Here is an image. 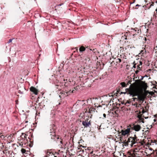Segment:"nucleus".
I'll list each match as a JSON object with an SVG mask.
<instances>
[{
  "instance_id": "1",
  "label": "nucleus",
  "mask_w": 157,
  "mask_h": 157,
  "mask_svg": "<svg viewBox=\"0 0 157 157\" xmlns=\"http://www.w3.org/2000/svg\"><path fill=\"white\" fill-rule=\"evenodd\" d=\"M126 91L127 93H128L127 94H129L130 96H132V97H134L137 95V93L133 89H126Z\"/></svg>"
},
{
  "instance_id": "2",
  "label": "nucleus",
  "mask_w": 157,
  "mask_h": 157,
  "mask_svg": "<svg viewBox=\"0 0 157 157\" xmlns=\"http://www.w3.org/2000/svg\"><path fill=\"white\" fill-rule=\"evenodd\" d=\"M46 155L44 157H49L51 156V157H57L55 154L52 152L51 150H48L46 151H45Z\"/></svg>"
},
{
  "instance_id": "3",
  "label": "nucleus",
  "mask_w": 157,
  "mask_h": 157,
  "mask_svg": "<svg viewBox=\"0 0 157 157\" xmlns=\"http://www.w3.org/2000/svg\"><path fill=\"white\" fill-rule=\"evenodd\" d=\"M141 126L138 124H134L132 127V129L136 132L139 131L141 130Z\"/></svg>"
},
{
  "instance_id": "4",
  "label": "nucleus",
  "mask_w": 157,
  "mask_h": 157,
  "mask_svg": "<svg viewBox=\"0 0 157 157\" xmlns=\"http://www.w3.org/2000/svg\"><path fill=\"white\" fill-rule=\"evenodd\" d=\"M27 136L28 135L26 134L23 133H22L21 135L20 136V138H23L24 139L23 140H22V142H23V143H24V144H25L28 141L27 139Z\"/></svg>"
},
{
  "instance_id": "5",
  "label": "nucleus",
  "mask_w": 157,
  "mask_h": 157,
  "mask_svg": "<svg viewBox=\"0 0 157 157\" xmlns=\"http://www.w3.org/2000/svg\"><path fill=\"white\" fill-rule=\"evenodd\" d=\"M131 128H127V129H126L125 130H122L120 133H121V135L122 136H126V135L129 134V133L130 132Z\"/></svg>"
},
{
  "instance_id": "6",
  "label": "nucleus",
  "mask_w": 157,
  "mask_h": 157,
  "mask_svg": "<svg viewBox=\"0 0 157 157\" xmlns=\"http://www.w3.org/2000/svg\"><path fill=\"white\" fill-rule=\"evenodd\" d=\"M70 93L71 92L69 91L65 92L64 91H62L60 92V94L59 95V97L61 98H64L65 97L68 96Z\"/></svg>"
},
{
  "instance_id": "7",
  "label": "nucleus",
  "mask_w": 157,
  "mask_h": 157,
  "mask_svg": "<svg viewBox=\"0 0 157 157\" xmlns=\"http://www.w3.org/2000/svg\"><path fill=\"white\" fill-rule=\"evenodd\" d=\"M30 90L35 94L36 95L38 94V90L35 87L33 86H31L30 88Z\"/></svg>"
},
{
  "instance_id": "8",
  "label": "nucleus",
  "mask_w": 157,
  "mask_h": 157,
  "mask_svg": "<svg viewBox=\"0 0 157 157\" xmlns=\"http://www.w3.org/2000/svg\"><path fill=\"white\" fill-rule=\"evenodd\" d=\"M139 30L137 28H135V29H132L131 32L133 33V36L137 35L139 33Z\"/></svg>"
},
{
  "instance_id": "9",
  "label": "nucleus",
  "mask_w": 157,
  "mask_h": 157,
  "mask_svg": "<svg viewBox=\"0 0 157 157\" xmlns=\"http://www.w3.org/2000/svg\"><path fill=\"white\" fill-rule=\"evenodd\" d=\"M52 136L51 138L52 139L54 140H55L58 141V140L59 139V136H56L54 132L52 133V134H51Z\"/></svg>"
},
{
  "instance_id": "10",
  "label": "nucleus",
  "mask_w": 157,
  "mask_h": 157,
  "mask_svg": "<svg viewBox=\"0 0 157 157\" xmlns=\"http://www.w3.org/2000/svg\"><path fill=\"white\" fill-rule=\"evenodd\" d=\"M86 147H85L83 146L82 145L80 146L79 148L78 149V152H79V154H82L83 153L84 151L83 149H82V148Z\"/></svg>"
},
{
  "instance_id": "11",
  "label": "nucleus",
  "mask_w": 157,
  "mask_h": 157,
  "mask_svg": "<svg viewBox=\"0 0 157 157\" xmlns=\"http://www.w3.org/2000/svg\"><path fill=\"white\" fill-rule=\"evenodd\" d=\"M136 96H137V98L139 100L142 101L144 100V97L143 95L137 93V95Z\"/></svg>"
},
{
  "instance_id": "12",
  "label": "nucleus",
  "mask_w": 157,
  "mask_h": 157,
  "mask_svg": "<svg viewBox=\"0 0 157 157\" xmlns=\"http://www.w3.org/2000/svg\"><path fill=\"white\" fill-rule=\"evenodd\" d=\"M83 125L86 127H87L89 126V125L91 124L90 122H86V121H83L82 122Z\"/></svg>"
},
{
  "instance_id": "13",
  "label": "nucleus",
  "mask_w": 157,
  "mask_h": 157,
  "mask_svg": "<svg viewBox=\"0 0 157 157\" xmlns=\"http://www.w3.org/2000/svg\"><path fill=\"white\" fill-rule=\"evenodd\" d=\"M141 86L144 90L147 89V84L145 82L142 81L141 82Z\"/></svg>"
},
{
  "instance_id": "14",
  "label": "nucleus",
  "mask_w": 157,
  "mask_h": 157,
  "mask_svg": "<svg viewBox=\"0 0 157 157\" xmlns=\"http://www.w3.org/2000/svg\"><path fill=\"white\" fill-rule=\"evenodd\" d=\"M18 139L19 140V144L20 146H22L23 144H24V143H23V142H22V140H23L24 139L23 138H20V137L18 138Z\"/></svg>"
},
{
  "instance_id": "15",
  "label": "nucleus",
  "mask_w": 157,
  "mask_h": 157,
  "mask_svg": "<svg viewBox=\"0 0 157 157\" xmlns=\"http://www.w3.org/2000/svg\"><path fill=\"white\" fill-rule=\"evenodd\" d=\"M86 49V48L83 46H81L79 49V50L80 52H82L83 51H85Z\"/></svg>"
},
{
  "instance_id": "16",
  "label": "nucleus",
  "mask_w": 157,
  "mask_h": 157,
  "mask_svg": "<svg viewBox=\"0 0 157 157\" xmlns=\"http://www.w3.org/2000/svg\"><path fill=\"white\" fill-rule=\"evenodd\" d=\"M135 136H136V135H135ZM132 139L133 140L131 141V142L132 143V144L133 145L136 143V137H133Z\"/></svg>"
},
{
  "instance_id": "17",
  "label": "nucleus",
  "mask_w": 157,
  "mask_h": 157,
  "mask_svg": "<svg viewBox=\"0 0 157 157\" xmlns=\"http://www.w3.org/2000/svg\"><path fill=\"white\" fill-rule=\"evenodd\" d=\"M55 115V111L54 110H52L51 113V116L52 117H54Z\"/></svg>"
},
{
  "instance_id": "18",
  "label": "nucleus",
  "mask_w": 157,
  "mask_h": 157,
  "mask_svg": "<svg viewBox=\"0 0 157 157\" xmlns=\"http://www.w3.org/2000/svg\"><path fill=\"white\" fill-rule=\"evenodd\" d=\"M121 86L122 87H125L127 86V85L126 84L125 82H122L121 83Z\"/></svg>"
},
{
  "instance_id": "19",
  "label": "nucleus",
  "mask_w": 157,
  "mask_h": 157,
  "mask_svg": "<svg viewBox=\"0 0 157 157\" xmlns=\"http://www.w3.org/2000/svg\"><path fill=\"white\" fill-rule=\"evenodd\" d=\"M152 4H150L151 3L149 2V3H148L147 4V6H148L150 5V6L148 7V8L149 9L151 6H154V2H151Z\"/></svg>"
},
{
  "instance_id": "20",
  "label": "nucleus",
  "mask_w": 157,
  "mask_h": 157,
  "mask_svg": "<svg viewBox=\"0 0 157 157\" xmlns=\"http://www.w3.org/2000/svg\"><path fill=\"white\" fill-rule=\"evenodd\" d=\"M133 139V137H129L128 140V141H127V142H128V143H129V142H131V141H132L133 140L132 139Z\"/></svg>"
},
{
  "instance_id": "21",
  "label": "nucleus",
  "mask_w": 157,
  "mask_h": 157,
  "mask_svg": "<svg viewBox=\"0 0 157 157\" xmlns=\"http://www.w3.org/2000/svg\"><path fill=\"white\" fill-rule=\"evenodd\" d=\"M139 120H140L139 121V123H140L141 122H142L143 123H144V120L143 119H142V118L140 117V118H139Z\"/></svg>"
},
{
  "instance_id": "22",
  "label": "nucleus",
  "mask_w": 157,
  "mask_h": 157,
  "mask_svg": "<svg viewBox=\"0 0 157 157\" xmlns=\"http://www.w3.org/2000/svg\"><path fill=\"white\" fill-rule=\"evenodd\" d=\"M121 60L120 59L118 58L117 59L116 63H120V62H121Z\"/></svg>"
},
{
  "instance_id": "23",
  "label": "nucleus",
  "mask_w": 157,
  "mask_h": 157,
  "mask_svg": "<svg viewBox=\"0 0 157 157\" xmlns=\"http://www.w3.org/2000/svg\"><path fill=\"white\" fill-rule=\"evenodd\" d=\"M146 52V51L145 50V48L144 49V50H142L141 51V53L142 54H144V53H145Z\"/></svg>"
},
{
  "instance_id": "24",
  "label": "nucleus",
  "mask_w": 157,
  "mask_h": 157,
  "mask_svg": "<svg viewBox=\"0 0 157 157\" xmlns=\"http://www.w3.org/2000/svg\"><path fill=\"white\" fill-rule=\"evenodd\" d=\"M86 49H90V51H92L93 52H94V51L95 49H92L91 48H89V46H87V47H86Z\"/></svg>"
},
{
  "instance_id": "25",
  "label": "nucleus",
  "mask_w": 157,
  "mask_h": 157,
  "mask_svg": "<svg viewBox=\"0 0 157 157\" xmlns=\"http://www.w3.org/2000/svg\"><path fill=\"white\" fill-rule=\"evenodd\" d=\"M21 151L23 153H25L26 152V150L24 149H21Z\"/></svg>"
},
{
  "instance_id": "26",
  "label": "nucleus",
  "mask_w": 157,
  "mask_h": 157,
  "mask_svg": "<svg viewBox=\"0 0 157 157\" xmlns=\"http://www.w3.org/2000/svg\"><path fill=\"white\" fill-rule=\"evenodd\" d=\"M140 65H137V69L138 70H141V68L140 66Z\"/></svg>"
},
{
  "instance_id": "27",
  "label": "nucleus",
  "mask_w": 157,
  "mask_h": 157,
  "mask_svg": "<svg viewBox=\"0 0 157 157\" xmlns=\"http://www.w3.org/2000/svg\"><path fill=\"white\" fill-rule=\"evenodd\" d=\"M123 143H124V144L125 145H128V142L127 141L126 142V141H124V142H123Z\"/></svg>"
},
{
  "instance_id": "28",
  "label": "nucleus",
  "mask_w": 157,
  "mask_h": 157,
  "mask_svg": "<svg viewBox=\"0 0 157 157\" xmlns=\"http://www.w3.org/2000/svg\"><path fill=\"white\" fill-rule=\"evenodd\" d=\"M135 63V62H134L133 63L134 64V65H133V67L134 68H136V63Z\"/></svg>"
},
{
  "instance_id": "29",
  "label": "nucleus",
  "mask_w": 157,
  "mask_h": 157,
  "mask_svg": "<svg viewBox=\"0 0 157 157\" xmlns=\"http://www.w3.org/2000/svg\"><path fill=\"white\" fill-rule=\"evenodd\" d=\"M143 39L144 40L143 41V42H146V41L147 40L146 38V37H145Z\"/></svg>"
},
{
  "instance_id": "30",
  "label": "nucleus",
  "mask_w": 157,
  "mask_h": 157,
  "mask_svg": "<svg viewBox=\"0 0 157 157\" xmlns=\"http://www.w3.org/2000/svg\"><path fill=\"white\" fill-rule=\"evenodd\" d=\"M126 93H127L126 91L125 92H121L120 94H125Z\"/></svg>"
},
{
  "instance_id": "31",
  "label": "nucleus",
  "mask_w": 157,
  "mask_h": 157,
  "mask_svg": "<svg viewBox=\"0 0 157 157\" xmlns=\"http://www.w3.org/2000/svg\"><path fill=\"white\" fill-rule=\"evenodd\" d=\"M12 40H13L12 39H10L9 40V41L8 42V43H10L12 41Z\"/></svg>"
},
{
  "instance_id": "32",
  "label": "nucleus",
  "mask_w": 157,
  "mask_h": 157,
  "mask_svg": "<svg viewBox=\"0 0 157 157\" xmlns=\"http://www.w3.org/2000/svg\"><path fill=\"white\" fill-rule=\"evenodd\" d=\"M139 70H137L135 71V73L136 74H137L139 71Z\"/></svg>"
},
{
  "instance_id": "33",
  "label": "nucleus",
  "mask_w": 157,
  "mask_h": 157,
  "mask_svg": "<svg viewBox=\"0 0 157 157\" xmlns=\"http://www.w3.org/2000/svg\"><path fill=\"white\" fill-rule=\"evenodd\" d=\"M103 116L105 118H106V115L105 113H104L103 114Z\"/></svg>"
},
{
  "instance_id": "34",
  "label": "nucleus",
  "mask_w": 157,
  "mask_h": 157,
  "mask_svg": "<svg viewBox=\"0 0 157 157\" xmlns=\"http://www.w3.org/2000/svg\"><path fill=\"white\" fill-rule=\"evenodd\" d=\"M74 48L76 49V52H78V47H75Z\"/></svg>"
},
{
  "instance_id": "35",
  "label": "nucleus",
  "mask_w": 157,
  "mask_h": 157,
  "mask_svg": "<svg viewBox=\"0 0 157 157\" xmlns=\"http://www.w3.org/2000/svg\"><path fill=\"white\" fill-rule=\"evenodd\" d=\"M142 64V63L141 61H140V64L138 65H141Z\"/></svg>"
},
{
  "instance_id": "36",
  "label": "nucleus",
  "mask_w": 157,
  "mask_h": 157,
  "mask_svg": "<svg viewBox=\"0 0 157 157\" xmlns=\"http://www.w3.org/2000/svg\"><path fill=\"white\" fill-rule=\"evenodd\" d=\"M60 143L61 144H62V145L63 144V141H62V140L60 141Z\"/></svg>"
},
{
  "instance_id": "37",
  "label": "nucleus",
  "mask_w": 157,
  "mask_h": 157,
  "mask_svg": "<svg viewBox=\"0 0 157 157\" xmlns=\"http://www.w3.org/2000/svg\"><path fill=\"white\" fill-rule=\"evenodd\" d=\"M63 3H62L61 4H59V5H58V6H61L62 5H63Z\"/></svg>"
},
{
  "instance_id": "38",
  "label": "nucleus",
  "mask_w": 157,
  "mask_h": 157,
  "mask_svg": "<svg viewBox=\"0 0 157 157\" xmlns=\"http://www.w3.org/2000/svg\"><path fill=\"white\" fill-rule=\"evenodd\" d=\"M140 6V5H139V4H137L136 5V6Z\"/></svg>"
},
{
  "instance_id": "39",
  "label": "nucleus",
  "mask_w": 157,
  "mask_h": 157,
  "mask_svg": "<svg viewBox=\"0 0 157 157\" xmlns=\"http://www.w3.org/2000/svg\"><path fill=\"white\" fill-rule=\"evenodd\" d=\"M28 122V121H25V122H24V123H27Z\"/></svg>"
},
{
  "instance_id": "40",
  "label": "nucleus",
  "mask_w": 157,
  "mask_h": 157,
  "mask_svg": "<svg viewBox=\"0 0 157 157\" xmlns=\"http://www.w3.org/2000/svg\"><path fill=\"white\" fill-rule=\"evenodd\" d=\"M155 11H156V13H157V7L156 9L155 10Z\"/></svg>"
},
{
  "instance_id": "41",
  "label": "nucleus",
  "mask_w": 157,
  "mask_h": 157,
  "mask_svg": "<svg viewBox=\"0 0 157 157\" xmlns=\"http://www.w3.org/2000/svg\"><path fill=\"white\" fill-rule=\"evenodd\" d=\"M51 131H54V129H52H52H51Z\"/></svg>"
},
{
  "instance_id": "42",
  "label": "nucleus",
  "mask_w": 157,
  "mask_h": 157,
  "mask_svg": "<svg viewBox=\"0 0 157 157\" xmlns=\"http://www.w3.org/2000/svg\"><path fill=\"white\" fill-rule=\"evenodd\" d=\"M93 153V151L90 152V154H92Z\"/></svg>"
},
{
  "instance_id": "43",
  "label": "nucleus",
  "mask_w": 157,
  "mask_h": 157,
  "mask_svg": "<svg viewBox=\"0 0 157 157\" xmlns=\"http://www.w3.org/2000/svg\"><path fill=\"white\" fill-rule=\"evenodd\" d=\"M134 2H135V1H134V2H133L131 3H130V4H132L133 3H134Z\"/></svg>"
},
{
  "instance_id": "44",
  "label": "nucleus",
  "mask_w": 157,
  "mask_h": 157,
  "mask_svg": "<svg viewBox=\"0 0 157 157\" xmlns=\"http://www.w3.org/2000/svg\"><path fill=\"white\" fill-rule=\"evenodd\" d=\"M82 55H79V56L81 58H82V57L81 56Z\"/></svg>"
},
{
  "instance_id": "45",
  "label": "nucleus",
  "mask_w": 157,
  "mask_h": 157,
  "mask_svg": "<svg viewBox=\"0 0 157 157\" xmlns=\"http://www.w3.org/2000/svg\"><path fill=\"white\" fill-rule=\"evenodd\" d=\"M113 96V95H109V96Z\"/></svg>"
},
{
  "instance_id": "46",
  "label": "nucleus",
  "mask_w": 157,
  "mask_h": 157,
  "mask_svg": "<svg viewBox=\"0 0 157 157\" xmlns=\"http://www.w3.org/2000/svg\"><path fill=\"white\" fill-rule=\"evenodd\" d=\"M56 86H59V85H56Z\"/></svg>"
},
{
  "instance_id": "47",
  "label": "nucleus",
  "mask_w": 157,
  "mask_h": 157,
  "mask_svg": "<svg viewBox=\"0 0 157 157\" xmlns=\"http://www.w3.org/2000/svg\"><path fill=\"white\" fill-rule=\"evenodd\" d=\"M53 126H54V124H53L52 125V127Z\"/></svg>"
},
{
  "instance_id": "48",
  "label": "nucleus",
  "mask_w": 157,
  "mask_h": 157,
  "mask_svg": "<svg viewBox=\"0 0 157 157\" xmlns=\"http://www.w3.org/2000/svg\"><path fill=\"white\" fill-rule=\"evenodd\" d=\"M143 111H144V112H143V113H144V110H143Z\"/></svg>"
},
{
  "instance_id": "49",
  "label": "nucleus",
  "mask_w": 157,
  "mask_h": 157,
  "mask_svg": "<svg viewBox=\"0 0 157 157\" xmlns=\"http://www.w3.org/2000/svg\"><path fill=\"white\" fill-rule=\"evenodd\" d=\"M117 93H118V92H119V91H118V90L117 91Z\"/></svg>"
},
{
  "instance_id": "50",
  "label": "nucleus",
  "mask_w": 157,
  "mask_h": 157,
  "mask_svg": "<svg viewBox=\"0 0 157 157\" xmlns=\"http://www.w3.org/2000/svg\"><path fill=\"white\" fill-rule=\"evenodd\" d=\"M154 121H156L155 120V119H154Z\"/></svg>"
},
{
  "instance_id": "51",
  "label": "nucleus",
  "mask_w": 157,
  "mask_h": 157,
  "mask_svg": "<svg viewBox=\"0 0 157 157\" xmlns=\"http://www.w3.org/2000/svg\"><path fill=\"white\" fill-rule=\"evenodd\" d=\"M56 88H59H59L58 87H56Z\"/></svg>"
},
{
  "instance_id": "52",
  "label": "nucleus",
  "mask_w": 157,
  "mask_h": 157,
  "mask_svg": "<svg viewBox=\"0 0 157 157\" xmlns=\"http://www.w3.org/2000/svg\"><path fill=\"white\" fill-rule=\"evenodd\" d=\"M156 3H157V1L156 2Z\"/></svg>"
},
{
  "instance_id": "53",
  "label": "nucleus",
  "mask_w": 157,
  "mask_h": 157,
  "mask_svg": "<svg viewBox=\"0 0 157 157\" xmlns=\"http://www.w3.org/2000/svg\"><path fill=\"white\" fill-rule=\"evenodd\" d=\"M134 99H136V98H134Z\"/></svg>"
},
{
  "instance_id": "54",
  "label": "nucleus",
  "mask_w": 157,
  "mask_h": 157,
  "mask_svg": "<svg viewBox=\"0 0 157 157\" xmlns=\"http://www.w3.org/2000/svg\"><path fill=\"white\" fill-rule=\"evenodd\" d=\"M128 103H129V102H128Z\"/></svg>"
},
{
  "instance_id": "55",
  "label": "nucleus",
  "mask_w": 157,
  "mask_h": 157,
  "mask_svg": "<svg viewBox=\"0 0 157 157\" xmlns=\"http://www.w3.org/2000/svg\"><path fill=\"white\" fill-rule=\"evenodd\" d=\"M115 113H116V111H115Z\"/></svg>"
},
{
  "instance_id": "56",
  "label": "nucleus",
  "mask_w": 157,
  "mask_h": 157,
  "mask_svg": "<svg viewBox=\"0 0 157 157\" xmlns=\"http://www.w3.org/2000/svg\"><path fill=\"white\" fill-rule=\"evenodd\" d=\"M34 1H36V0H34Z\"/></svg>"
}]
</instances>
